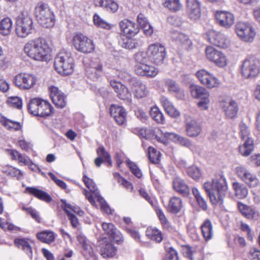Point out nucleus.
<instances>
[{
    "label": "nucleus",
    "mask_w": 260,
    "mask_h": 260,
    "mask_svg": "<svg viewBox=\"0 0 260 260\" xmlns=\"http://www.w3.org/2000/svg\"><path fill=\"white\" fill-rule=\"evenodd\" d=\"M220 106L225 115L229 118H234L236 117L238 111L237 103L233 100L222 101Z\"/></svg>",
    "instance_id": "obj_26"
},
{
    "label": "nucleus",
    "mask_w": 260,
    "mask_h": 260,
    "mask_svg": "<svg viewBox=\"0 0 260 260\" xmlns=\"http://www.w3.org/2000/svg\"><path fill=\"white\" fill-rule=\"evenodd\" d=\"M154 132L156 133L155 139L159 143L167 145L169 141H172L184 146H189L190 142L186 138L174 133H163L160 129L157 128Z\"/></svg>",
    "instance_id": "obj_12"
},
{
    "label": "nucleus",
    "mask_w": 260,
    "mask_h": 260,
    "mask_svg": "<svg viewBox=\"0 0 260 260\" xmlns=\"http://www.w3.org/2000/svg\"><path fill=\"white\" fill-rule=\"evenodd\" d=\"M209 42L222 48H226L230 45V41L223 33L214 30H210L207 34Z\"/></svg>",
    "instance_id": "obj_17"
},
{
    "label": "nucleus",
    "mask_w": 260,
    "mask_h": 260,
    "mask_svg": "<svg viewBox=\"0 0 260 260\" xmlns=\"http://www.w3.org/2000/svg\"><path fill=\"white\" fill-rule=\"evenodd\" d=\"M2 172L10 178H15L17 180L23 178V173L19 169L11 165H5L2 168Z\"/></svg>",
    "instance_id": "obj_30"
},
{
    "label": "nucleus",
    "mask_w": 260,
    "mask_h": 260,
    "mask_svg": "<svg viewBox=\"0 0 260 260\" xmlns=\"http://www.w3.org/2000/svg\"><path fill=\"white\" fill-rule=\"evenodd\" d=\"M189 89L193 98L200 99L198 106L202 110H207L210 102V92L205 87L197 84H190Z\"/></svg>",
    "instance_id": "obj_7"
},
{
    "label": "nucleus",
    "mask_w": 260,
    "mask_h": 260,
    "mask_svg": "<svg viewBox=\"0 0 260 260\" xmlns=\"http://www.w3.org/2000/svg\"><path fill=\"white\" fill-rule=\"evenodd\" d=\"M172 38L177 44L182 45L185 48L189 47L191 45V40L184 34L175 31L172 34Z\"/></svg>",
    "instance_id": "obj_34"
},
{
    "label": "nucleus",
    "mask_w": 260,
    "mask_h": 260,
    "mask_svg": "<svg viewBox=\"0 0 260 260\" xmlns=\"http://www.w3.org/2000/svg\"><path fill=\"white\" fill-rule=\"evenodd\" d=\"M126 163L128 167L131 170L132 173L134 175H135L138 178H141L142 177V173L141 170L135 164H134L133 162H132L129 160H127Z\"/></svg>",
    "instance_id": "obj_60"
},
{
    "label": "nucleus",
    "mask_w": 260,
    "mask_h": 260,
    "mask_svg": "<svg viewBox=\"0 0 260 260\" xmlns=\"http://www.w3.org/2000/svg\"><path fill=\"white\" fill-rule=\"evenodd\" d=\"M156 128L154 129L141 128L138 132L137 134L140 137L146 139L152 138L153 137H154V138L155 139L156 133L154 132L156 131Z\"/></svg>",
    "instance_id": "obj_51"
},
{
    "label": "nucleus",
    "mask_w": 260,
    "mask_h": 260,
    "mask_svg": "<svg viewBox=\"0 0 260 260\" xmlns=\"http://www.w3.org/2000/svg\"><path fill=\"white\" fill-rule=\"evenodd\" d=\"M93 19L94 24L97 26L107 29L111 28V24L103 20L98 15L95 14Z\"/></svg>",
    "instance_id": "obj_52"
},
{
    "label": "nucleus",
    "mask_w": 260,
    "mask_h": 260,
    "mask_svg": "<svg viewBox=\"0 0 260 260\" xmlns=\"http://www.w3.org/2000/svg\"><path fill=\"white\" fill-rule=\"evenodd\" d=\"M23 50L24 54L34 61H48L52 58L51 48L42 38L29 40L24 44Z\"/></svg>",
    "instance_id": "obj_1"
},
{
    "label": "nucleus",
    "mask_w": 260,
    "mask_h": 260,
    "mask_svg": "<svg viewBox=\"0 0 260 260\" xmlns=\"http://www.w3.org/2000/svg\"><path fill=\"white\" fill-rule=\"evenodd\" d=\"M37 80V78L34 74L22 72L14 77L13 82L20 89L29 90L36 85Z\"/></svg>",
    "instance_id": "obj_13"
},
{
    "label": "nucleus",
    "mask_w": 260,
    "mask_h": 260,
    "mask_svg": "<svg viewBox=\"0 0 260 260\" xmlns=\"http://www.w3.org/2000/svg\"><path fill=\"white\" fill-rule=\"evenodd\" d=\"M233 188L235 191V196L240 199L246 198L248 193L247 187L244 185L238 182L233 183Z\"/></svg>",
    "instance_id": "obj_39"
},
{
    "label": "nucleus",
    "mask_w": 260,
    "mask_h": 260,
    "mask_svg": "<svg viewBox=\"0 0 260 260\" xmlns=\"http://www.w3.org/2000/svg\"><path fill=\"white\" fill-rule=\"evenodd\" d=\"M110 114L118 124L122 125L125 122L126 113L122 107L116 105L111 106Z\"/></svg>",
    "instance_id": "obj_29"
},
{
    "label": "nucleus",
    "mask_w": 260,
    "mask_h": 260,
    "mask_svg": "<svg viewBox=\"0 0 260 260\" xmlns=\"http://www.w3.org/2000/svg\"><path fill=\"white\" fill-rule=\"evenodd\" d=\"M135 96L138 99L146 96L148 90L146 85L136 78H130L127 79Z\"/></svg>",
    "instance_id": "obj_20"
},
{
    "label": "nucleus",
    "mask_w": 260,
    "mask_h": 260,
    "mask_svg": "<svg viewBox=\"0 0 260 260\" xmlns=\"http://www.w3.org/2000/svg\"><path fill=\"white\" fill-rule=\"evenodd\" d=\"M203 236L206 241L210 240L213 235V226L209 219H206L201 226Z\"/></svg>",
    "instance_id": "obj_40"
},
{
    "label": "nucleus",
    "mask_w": 260,
    "mask_h": 260,
    "mask_svg": "<svg viewBox=\"0 0 260 260\" xmlns=\"http://www.w3.org/2000/svg\"><path fill=\"white\" fill-rule=\"evenodd\" d=\"M102 229L105 233L113 239L116 242L123 241V237L119 231L112 223L103 222L102 224Z\"/></svg>",
    "instance_id": "obj_27"
},
{
    "label": "nucleus",
    "mask_w": 260,
    "mask_h": 260,
    "mask_svg": "<svg viewBox=\"0 0 260 260\" xmlns=\"http://www.w3.org/2000/svg\"><path fill=\"white\" fill-rule=\"evenodd\" d=\"M254 149L253 141L252 139L245 140L243 144L239 147V152L243 156L249 155Z\"/></svg>",
    "instance_id": "obj_38"
},
{
    "label": "nucleus",
    "mask_w": 260,
    "mask_h": 260,
    "mask_svg": "<svg viewBox=\"0 0 260 260\" xmlns=\"http://www.w3.org/2000/svg\"><path fill=\"white\" fill-rule=\"evenodd\" d=\"M50 96L53 103L58 108H63L66 105V97L64 94L54 86L49 87Z\"/></svg>",
    "instance_id": "obj_24"
},
{
    "label": "nucleus",
    "mask_w": 260,
    "mask_h": 260,
    "mask_svg": "<svg viewBox=\"0 0 260 260\" xmlns=\"http://www.w3.org/2000/svg\"><path fill=\"white\" fill-rule=\"evenodd\" d=\"M196 75L200 83L208 89L218 88L221 84L217 77L205 69L199 70Z\"/></svg>",
    "instance_id": "obj_15"
},
{
    "label": "nucleus",
    "mask_w": 260,
    "mask_h": 260,
    "mask_svg": "<svg viewBox=\"0 0 260 260\" xmlns=\"http://www.w3.org/2000/svg\"><path fill=\"white\" fill-rule=\"evenodd\" d=\"M0 227L5 231H18L19 230V228L15 226L13 224L4 222L3 220L0 217Z\"/></svg>",
    "instance_id": "obj_61"
},
{
    "label": "nucleus",
    "mask_w": 260,
    "mask_h": 260,
    "mask_svg": "<svg viewBox=\"0 0 260 260\" xmlns=\"http://www.w3.org/2000/svg\"><path fill=\"white\" fill-rule=\"evenodd\" d=\"M13 22L10 18L6 17L0 21V34L3 36L10 35L12 30Z\"/></svg>",
    "instance_id": "obj_35"
},
{
    "label": "nucleus",
    "mask_w": 260,
    "mask_h": 260,
    "mask_svg": "<svg viewBox=\"0 0 260 260\" xmlns=\"http://www.w3.org/2000/svg\"><path fill=\"white\" fill-rule=\"evenodd\" d=\"M182 207V202L180 198L176 197L172 198L169 202V210L173 213H178Z\"/></svg>",
    "instance_id": "obj_45"
},
{
    "label": "nucleus",
    "mask_w": 260,
    "mask_h": 260,
    "mask_svg": "<svg viewBox=\"0 0 260 260\" xmlns=\"http://www.w3.org/2000/svg\"><path fill=\"white\" fill-rule=\"evenodd\" d=\"M235 30L238 38L245 43L252 42L256 35L253 26L246 22H238L235 25Z\"/></svg>",
    "instance_id": "obj_9"
},
{
    "label": "nucleus",
    "mask_w": 260,
    "mask_h": 260,
    "mask_svg": "<svg viewBox=\"0 0 260 260\" xmlns=\"http://www.w3.org/2000/svg\"><path fill=\"white\" fill-rule=\"evenodd\" d=\"M163 6L172 12H176L181 10L183 5L180 0H163Z\"/></svg>",
    "instance_id": "obj_42"
},
{
    "label": "nucleus",
    "mask_w": 260,
    "mask_h": 260,
    "mask_svg": "<svg viewBox=\"0 0 260 260\" xmlns=\"http://www.w3.org/2000/svg\"><path fill=\"white\" fill-rule=\"evenodd\" d=\"M110 85L120 99L126 101L128 103L131 102L132 93L127 87L115 80L110 81Z\"/></svg>",
    "instance_id": "obj_22"
},
{
    "label": "nucleus",
    "mask_w": 260,
    "mask_h": 260,
    "mask_svg": "<svg viewBox=\"0 0 260 260\" xmlns=\"http://www.w3.org/2000/svg\"><path fill=\"white\" fill-rule=\"evenodd\" d=\"M8 104L14 108L20 109L22 107V102L21 99L18 96H11L8 98Z\"/></svg>",
    "instance_id": "obj_55"
},
{
    "label": "nucleus",
    "mask_w": 260,
    "mask_h": 260,
    "mask_svg": "<svg viewBox=\"0 0 260 260\" xmlns=\"http://www.w3.org/2000/svg\"><path fill=\"white\" fill-rule=\"evenodd\" d=\"M156 211L157 215L159 218V219L162 225V226L165 228L167 229L168 230L171 229V225H170L167 218H166V217L164 215L163 212L162 211V210L161 209H158L156 210Z\"/></svg>",
    "instance_id": "obj_59"
},
{
    "label": "nucleus",
    "mask_w": 260,
    "mask_h": 260,
    "mask_svg": "<svg viewBox=\"0 0 260 260\" xmlns=\"http://www.w3.org/2000/svg\"><path fill=\"white\" fill-rule=\"evenodd\" d=\"M119 26L121 31L127 37L134 36L138 31L136 24L128 19H124L120 21Z\"/></svg>",
    "instance_id": "obj_28"
},
{
    "label": "nucleus",
    "mask_w": 260,
    "mask_h": 260,
    "mask_svg": "<svg viewBox=\"0 0 260 260\" xmlns=\"http://www.w3.org/2000/svg\"><path fill=\"white\" fill-rule=\"evenodd\" d=\"M203 186L212 204L217 205L223 203L228 189L224 178L220 177L213 179L205 182Z\"/></svg>",
    "instance_id": "obj_2"
},
{
    "label": "nucleus",
    "mask_w": 260,
    "mask_h": 260,
    "mask_svg": "<svg viewBox=\"0 0 260 260\" xmlns=\"http://www.w3.org/2000/svg\"><path fill=\"white\" fill-rule=\"evenodd\" d=\"M161 102L166 112L171 117H176L180 115L179 111L174 107L167 98L162 97Z\"/></svg>",
    "instance_id": "obj_37"
},
{
    "label": "nucleus",
    "mask_w": 260,
    "mask_h": 260,
    "mask_svg": "<svg viewBox=\"0 0 260 260\" xmlns=\"http://www.w3.org/2000/svg\"><path fill=\"white\" fill-rule=\"evenodd\" d=\"M185 129L190 137H198L202 132L201 124L192 116L185 115Z\"/></svg>",
    "instance_id": "obj_18"
},
{
    "label": "nucleus",
    "mask_w": 260,
    "mask_h": 260,
    "mask_svg": "<svg viewBox=\"0 0 260 260\" xmlns=\"http://www.w3.org/2000/svg\"><path fill=\"white\" fill-rule=\"evenodd\" d=\"M35 13L38 22L44 27H52L55 23V17L48 6L39 3L35 8Z\"/></svg>",
    "instance_id": "obj_5"
},
{
    "label": "nucleus",
    "mask_w": 260,
    "mask_h": 260,
    "mask_svg": "<svg viewBox=\"0 0 260 260\" xmlns=\"http://www.w3.org/2000/svg\"><path fill=\"white\" fill-rule=\"evenodd\" d=\"M146 234L148 238L158 243L160 242L163 239L161 231L155 228H148L146 231Z\"/></svg>",
    "instance_id": "obj_44"
},
{
    "label": "nucleus",
    "mask_w": 260,
    "mask_h": 260,
    "mask_svg": "<svg viewBox=\"0 0 260 260\" xmlns=\"http://www.w3.org/2000/svg\"><path fill=\"white\" fill-rule=\"evenodd\" d=\"M72 42L75 49L83 53H91L95 49L93 41L82 34H74Z\"/></svg>",
    "instance_id": "obj_11"
},
{
    "label": "nucleus",
    "mask_w": 260,
    "mask_h": 260,
    "mask_svg": "<svg viewBox=\"0 0 260 260\" xmlns=\"http://www.w3.org/2000/svg\"><path fill=\"white\" fill-rule=\"evenodd\" d=\"M31 242L30 239L26 238H17L14 240L15 245L19 248L23 249L30 256L32 255V248L30 246Z\"/></svg>",
    "instance_id": "obj_36"
},
{
    "label": "nucleus",
    "mask_w": 260,
    "mask_h": 260,
    "mask_svg": "<svg viewBox=\"0 0 260 260\" xmlns=\"http://www.w3.org/2000/svg\"><path fill=\"white\" fill-rule=\"evenodd\" d=\"M205 55L209 61L218 67L224 68L228 64V59L225 54L212 46L206 47Z\"/></svg>",
    "instance_id": "obj_14"
},
{
    "label": "nucleus",
    "mask_w": 260,
    "mask_h": 260,
    "mask_svg": "<svg viewBox=\"0 0 260 260\" xmlns=\"http://www.w3.org/2000/svg\"><path fill=\"white\" fill-rule=\"evenodd\" d=\"M37 237L41 241L48 244L53 242L55 239L54 233L50 231H44L38 234Z\"/></svg>",
    "instance_id": "obj_46"
},
{
    "label": "nucleus",
    "mask_w": 260,
    "mask_h": 260,
    "mask_svg": "<svg viewBox=\"0 0 260 260\" xmlns=\"http://www.w3.org/2000/svg\"><path fill=\"white\" fill-rule=\"evenodd\" d=\"M135 71L139 76L149 77H154L158 73V70L154 66L146 63H137Z\"/></svg>",
    "instance_id": "obj_25"
},
{
    "label": "nucleus",
    "mask_w": 260,
    "mask_h": 260,
    "mask_svg": "<svg viewBox=\"0 0 260 260\" xmlns=\"http://www.w3.org/2000/svg\"><path fill=\"white\" fill-rule=\"evenodd\" d=\"M95 3L96 6L113 12H116L118 9V4L113 0H95Z\"/></svg>",
    "instance_id": "obj_41"
},
{
    "label": "nucleus",
    "mask_w": 260,
    "mask_h": 260,
    "mask_svg": "<svg viewBox=\"0 0 260 260\" xmlns=\"http://www.w3.org/2000/svg\"><path fill=\"white\" fill-rule=\"evenodd\" d=\"M148 154L150 161L153 164H158L160 160L161 153L152 147H149Z\"/></svg>",
    "instance_id": "obj_49"
},
{
    "label": "nucleus",
    "mask_w": 260,
    "mask_h": 260,
    "mask_svg": "<svg viewBox=\"0 0 260 260\" xmlns=\"http://www.w3.org/2000/svg\"><path fill=\"white\" fill-rule=\"evenodd\" d=\"M147 54L151 62L156 65H161L167 55L165 47L159 43L149 45L147 49Z\"/></svg>",
    "instance_id": "obj_10"
},
{
    "label": "nucleus",
    "mask_w": 260,
    "mask_h": 260,
    "mask_svg": "<svg viewBox=\"0 0 260 260\" xmlns=\"http://www.w3.org/2000/svg\"><path fill=\"white\" fill-rule=\"evenodd\" d=\"M0 123L7 129L18 131L21 126L19 122L11 120L0 113Z\"/></svg>",
    "instance_id": "obj_33"
},
{
    "label": "nucleus",
    "mask_w": 260,
    "mask_h": 260,
    "mask_svg": "<svg viewBox=\"0 0 260 260\" xmlns=\"http://www.w3.org/2000/svg\"><path fill=\"white\" fill-rule=\"evenodd\" d=\"M192 192L200 207L204 210L207 209V203L197 188H192Z\"/></svg>",
    "instance_id": "obj_50"
},
{
    "label": "nucleus",
    "mask_w": 260,
    "mask_h": 260,
    "mask_svg": "<svg viewBox=\"0 0 260 260\" xmlns=\"http://www.w3.org/2000/svg\"><path fill=\"white\" fill-rule=\"evenodd\" d=\"M96 199L97 201L100 203L101 205V209L107 214H111L112 210L109 205L105 202L104 199L100 195L98 194L97 196L94 197V199Z\"/></svg>",
    "instance_id": "obj_57"
},
{
    "label": "nucleus",
    "mask_w": 260,
    "mask_h": 260,
    "mask_svg": "<svg viewBox=\"0 0 260 260\" xmlns=\"http://www.w3.org/2000/svg\"><path fill=\"white\" fill-rule=\"evenodd\" d=\"M28 110L34 115L46 117L53 113V108L48 102L39 98H34L29 102Z\"/></svg>",
    "instance_id": "obj_4"
},
{
    "label": "nucleus",
    "mask_w": 260,
    "mask_h": 260,
    "mask_svg": "<svg viewBox=\"0 0 260 260\" xmlns=\"http://www.w3.org/2000/svg\"><path fill=\"white\" fill-rule=\"evenodd\" d=\"M241 73L245 79H252L260 73V60L252 56L246 58L243 62Z\"/></svg>",
    "instance_id": "obj_8"
},
{
    "label": "nucleus",
    "mask_w": 260,
    "mask_h": 260,
    "mask_svg": "<svg viewBox=\"0 0 260 260\" xmlns=\"http://www.w3.org/2000/svg\"><path fill=\"white\" fill-rule=\"evenodd\" d=\"M235 172L237 176L249 187L254 188L259 185V181L256 176L244 166H237L235 168Z\"/></svg>",
    "instance_id": "obj_16"
},
{
    "label": "nucleus",
    "mask_w": 260,
    "mask_h": 260,
    "mask_svg": "<svg viewBox=\"0 0 260 260\" xmlns=\"http://www.w3.org/2000/svg\"><path fill=\"white\" fill-rule=\"evenodd\" d=\"M188 175L194 180L199 179L201 176L200 169L196 166H191L187 169Z\"/></svg>",
    "instance_id": "obj_56"
},
{
    "label": "nucleus",
    "mask_w": 260,
    "mask_h": 260,
    "mask_svg": "<svg viewBox=\"0 0 260 260\" xmlns=\"http://www.w3.org/2000/svg\"><path fill=\"white\" fill-rule=\"evenodd\" d=\"M240 132L241 138L243 140H246L248 139H251L250 138V131L248 127L243 122H241L239 125Z\"/></svg>",
    "instance_id": "obj_53"
},
{
    "label": "nucleus",
    "mask_w": 260,
    "mask_h": 260,
    "mask_svg": "<svg viewBox=\"0 0 260 260\" xmlns=\"http://www.w3.org/2000/svg\"><path fill=\"white\" fill-rule=\"evenodd\" d=\"M54 66L56 72L62 76L72 74L74 70V58L70 52L61 51L54 59Z\"/></svg>",
    "instance_id": "obj_3"
},
{
    "label": "nucleus",
    "mask_w": 260,
    "mask_h": 260,
    "mask_svg": "<svg viewBox=\"0 0 260 260\" xmlns=\"http://www.w3.org/2000/svg\"><path fill=\"white\" fill-rule=\"evenodd\" d=\"M173 188L178 193L184 196L189 193V188L185 182L180 178H176L173 181Z\"/></svg>",
    "instance_id": "obj_32"
},
{
    "label": "nucleus",
    "mask_w": 260,
    "mask_h": 260,
    "mask_svg": "<svg viewBox=\"0 0 260 260\" xmlns=\"http://www.w3.org/2000/svg\"><path fill=\"white\" fill-rule=\"evenodd\" d=\"M215 18L219 24L225 28H230L235 22L234 14L229 11H217L215 14Z\"/></svg>",
    "instance_id": "obj_23"
},
{
    "label": "nucleus",
    "mask_w": 260,
    "mask_h": 260,
    "mask_svg": "<svg viewBox=\"0 0 260 260\" xmlns=\"http://www.w3.org/2000/svg\"><path fill=\"white\" fill-rule=\"evenodd\" d=\"M186 12L192 20L199 19L201 16V2L199 0H185Z\"/></svg>",
    "instance_id": "obj_21"
},
{
    "label": "nucleus",
    "mask_w": 260,
    "mask_h": 260,
    "mask_svg": "<svg viewBox=\"0 0 260 260\" xmlns=\"http://www.w3.org/2000/svg\"><path fill=\"white\" fill-rule=\"evenodd\" d=\"M34 29L33 21L27 13L21 14L17 18L15 31L18 37L24 38L32 32Z\"/></svg>",
    "instance_id": "obj_6"
},
{
    "label": "nucleus",
    "mask_w": 260,
    "mask_h": 260,
    "mask_svg": "<svg viewBox=\"0 0 260 260\" xmlns=\"http://www.w3.org/2000/svg\"><path fill=\"white\" fill-rule=\"evenodd\" d=\"M169 90L171 92L178 93L180 92L178 85L173 80H169L167 81Z\"/></svg>",
    "instance_id": "obj_64"
},
{
    "label": "nucleus",
    "mask_w": 260,
    "mask_h": 260,
    "mask_svg": "<svg viewBox=\"0 0 260 260\" xmlns=\"http://www.w3.org/2000/svg\"><path fill=\"white\" fill-rule=\"evenodd\" d=\"M96 153L98 155V157L104 159L105 161L108 163L109 165L112 164L111 157L103 147H99L96 150Z\"/></svg>",
    "instance_id": "obj_54"
},
{
    "label": "nucleus",
    "mask_w": 260,
    "mask_h": 260,
    "mask_svg": "<svg viewBox=\"0 0 260 260\" xmlns=\"http://www.w3.org/2000/svg\"><path fill=\"white\" fill-rule=\"evenodd\" d=\"M26 190L31 194L44 201L49 202L51 198L46 192L35 187H27Z\"/></svg>",
    "instance_id": "obj_43"
},
{
    "label": "nucleus",
    "mask_w": 260,
    "mask_h": 260,
    "mask_svg": "<svg viewBox=\"0 0 260 260\" xmlns=\"http://www.w3.org/2000/svg\"><path fill=\"white\" fill-rule=\"evenodd\" d=\"M238 208L240 211L247 218H251L253 216L254 211L248 206L241 204H238Z\"/></svg>",
    "instance_id": "obj_58"
},
{
    "label": "nucleus",
    "mask_w": 260,
    "mask_h": 260,
    "mask_svg": "<svg viewBox=\"0 0 260 260\" xmlns=\"http://www.w3.org/2000/svg\"><path fill=\"white\" fill-rule=\"evenodd\" d=\"M150 115L152 118L156 122L163 124L165 122V118L163 114L160 112L158 107L153 106L151 108Z\"/></svg>",
    "instance_id": "obj_48"
},
{
    "label": "nucleus",
    "mask_w": 260,
    "mask_h": 260,
    "mask_svg": "<svg viewBox=\"0 0 260 260\" xmlns=\"http://www.w3.org/2000/svg\"><path fill=\"white\" fill-rule=\"evenodd\" d=\"M116 252V249L113 244L105 241L101 245L100 252L103 257H111L114 256Z\"/></svg>",
    "instance_id": "obj_31"
},
{
    "label": "nucleus",
    "mask_w": 260,
    "mask_h": 260,
    "mask_svg": "<svg viewBox=\"0 0 260 260\" xmlns=\"http://www.w3.org/2000/svg\"><path fill=\"white\" fill-rule=\"evenodd\" d=\"M83 181L86 186L89 189V192L86 189H84L83 191V194L92 206H96L94 197L99 194V193L95 183L91 179L87 177L86 175L83 176Z\"/></svg>",
    "instance_id": "obj_19"
},
{
    "label": "nucleus",
    "mask_w": 260,
    "mask_h": 260,
    "mask_svg": "<svg viewBox=\"0 0 260 260\" xmlns=\"http://www.w3.org/2000/svg\"><path fill=\"white\" fill-rule=\"evenodd\" d=\"M61 201L63 204L61 206L62 208L64 210L67 214L71 213L70 211V210L80 216H82L84 215L83 211L81 210L80 207L67 203L65 201L63 200H61Z\"/></svg>",
    "instance_id": "obj_47"
},
{
    "label": "nucleus",
    "mask_w": 260,
    "mask_h": 260,
    "mask_svg": "<svg viewBox=\"0 0 260 260\" xmlns=\"http://www.w3.org/2000/svg\"><path fill=\"white\" fill-rule=\"evenodd\" d=\"M17 161L20 165H23L28 166L33 165V163L29 157L26 155H23L21 153Z\"/></svg>",
    "instance_id": "obj_63"
},
{
    "label": "nucleus",
    "mask_w": 260,
    "mask_h": 260,
    "mask_svg": "<svg viewBox=\"0 0 260 260\" xmlns=\"http://www.w3.org/2000/svg\"><path fill=\"white\" fill-rule=\"evenodd\" d=\"M148 59L149 58L147 54V51L146 52H139L135 55V59L138 63H145Z\"/></svg>",
    "instance_id": "obj_62"
}]
</instances>
